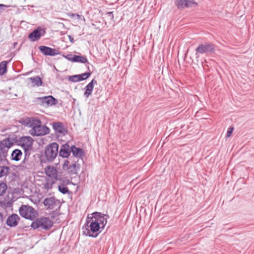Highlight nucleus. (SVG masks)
Returning a JSON list of instances; mask_svg holds the SVG:
<instances>
[{
  "instance_id": "nucleus-1",
  "label": "nucleus",
  "mask_w": 254,
  "mask_h": 254,
  "mask_svg": "<svg viewBox=\"0 0 254 254\" xmlns=\"http://www.w3.org/2000/svg\"><path fill=\"white\" fill-rule=\"evenodd\" d=\"M59 147V145L57 142H52L46 145L44 148V153L40 158L41 162H52L58 156Z\"/></svg>"
},
{
  "instance_id": "nucleus-2",
  "label": "nucleus",
  "mask_w": 254,
  "mask_h": 254,
  "mask_svg": "<svg viewBox=\"0 0 254 254\" xmlns=\"http://www.w3.org/2000/svg\"><path fill=\"white\" fill-rule=\"evenodd\" d=\"M33 139L30 136L21 137L18 141V144L22 147L24 151V158L22 162V166L26 168H27L28 158L33 149Z\"/></svg>"
},
{
  "instance_id": "nucleus-3",
  "label": "nucleus",
  "mask_w": 254,
  "mask_h": 254,
  "mask_svg": "<svg viewBox=\"0 0 254 254\" xmlns=\"http://www.w3.org/2000/svg\"><path fill=\"white\" fill-rule=\"evenodd\" d=\"M82 229L84 235L92 238H96L103 230L96 221H90L87 223V219Z\"/></svg>"
},
{
  "instance_id": "nucleus-4",
  "label": "nucleus",
  "mask_w": 254,
  "mask_h": 254,
  "mask_svg": "<svg viewBox=\"0 0 254 254\" xmlns=\"http://www.w3.org/2000/svg\"><path fill=\"white\" fill-rule=\"evenodd\" d=\"M53 226V222L49 217H41L35 218L31 224V227L34 229L41 228L42 229L48 230Z\"/></svg>"
},
{
  "instance_id": "nucleus-5",
  "label": "nucleus",
  "mask_w": 254,
  "mask_h": 254,
  "mask_svg": "<svg viewBox=\"0 0 254 254\" xmlns=\"http://www.w3.org/2000/svg\"><path fill=\"white\" fill-rule=\"evenodd\" d=\"M20 216L26 219L33 220L38 216V212L32 206L22 205L19 208Z\"/></svg>"
},
{
  "instance_id": "nucleus-6",
  "label": "nucleus",
  "mask_w": 254,
  "mask_h": 254,
  "mask_svg": "<svg viewBox=\"0 0 254 254\" xmlns=\"http://www.w3.org/2000/svg\"><path fill=\"white\" fill-rule=\"evenodd\" d=\"M88 214L87 217V223L90 221H96L100 225L101 228L104 229L107 223V219L109 218L108 215L103 214L99 212H94L91 214Z\"/></svg>"
},
{
  "instance_id": "nucleus-7",
  "label": "nucleus",
  "mask_w": 254,
  "mask_h": 254,
  "mask_svg": "<svg viewBox=\"0 0 254 254\" xmlns=\"http://www.w3.org/2000/svg\"><path fill=\"white\" fill-rule=\"evenodd\" d=\"M13 145V143L9 137L0 141V162L7 160L8 150Z\"/></svg>"
},
{
  "instance_id": "nucleus-8",
  "label": "nucleus",
  "mask_w": 254,
  "mask_h": 254,
  "mask_svg": "<svg viewBox=\"0 0 254 254\" xmlns=\"http://www.w3.org/2000/svg\"><path fill=\"white\" fill-rule=\"evenodd\" d=\"M46 175L51 178L53 183L57 180L62 181L63 183H66V184H69V181L66 178H61L59 177L58 171L54 166H48L45 168Z\"/></svg>"
},
{
  "instance_id": "nucleus-9",
  "label": "nucleus",
  "mask_w": 254,
  "mask_h": 254,
  "mask_svg": "<svg viewBox=\"0 0 254 254\" xmlns=\"http://www.w3.org/2000/svg\"><path fill=\"white\" fill-rule=\"evenodd\" d=\"M196 51L200 54L214 53L215 52V45L211 43L199 44L196 48Z\"/></svg>"
},
{
  "instance_id": "nucleus-10",
  "label": "nucleus",
  "mask_w": 254,
  "mask_h": 254,
  "mask_svg": "<svg viewBox=\"0 0 254 254\" xmlns=\"http://www.w3.org/2000/svg\"><path fill=\"white\" fill-rule=\"evenodd\" d=\"M43 204L47 209H53L57 207L60 208L61 206L59 200L56 199L54 197L46 198L43 201Z\"/></svg>"
},
{
  "instance_id": "nucleus-11",
  "label": "nucleus",
  "mask_w": 254,
  "mask_h": 254,
  "mask_svg": "<svg viewBox=\"0 0 254 254\" xmlns=\"http://www.w3.org/2000/svg\"><path fill=\"white\" fill-rule=\"evenodd\" d=\"M175 4L179 9L197 6L198 3L194 0H175Z\"/></svg>"
},
{
  "instance_id": "nucleus-12",
  "label": "nucleus",
  "mask_w": 254,
  "mask_h": 254,
  "mask_svg": "<svg viewBox=\"0 0 254 254\" xmlns=\"http://www.w3.org/2000/svg\"><path fill=\"white\" fill-rule=\"evenodd\" d=\"M50 130L48 127L40 124L39 126L34 128V130L31 132V134L33 136H42L49 134Z\"/></svg>"
},
{
  "instance_id": "nucleus-13",
  "label": "nucleus",
  "mask_w": 254,
  "mask_h": 254,
  "mask_svg": "<svg viewBox=\"0 0 254 254\" xmlns=\"http://www.w3.org/2000/svg\"><path fill=\"white\" fill-rule=\"evenodd\" d=\"M62 168L64 170L66 171L70 175L76 174L77 173V167L76 163L70 164L69 161L67 160L64 161Z\"/></svg>"
},
{
  "instance_id": "nucleus-14",
  "label": "nucleus",
  "mask_w": 254,
  "mask_h": 254,
  "mask_svg": "<svg viewBox=\"0 0 254 254\" xmlns=\"http://www.w3.org/2000/svg\"><path fill=\"white\" fill-rule=\"evenodd\" d=\"M91 74V72L90 71L86 72L80 74L69 76L68 79L72 82H77L86 80L90 76Z\"/></svg>"
},
{
  "instance_id": "nucleus-15",
  "label": "nucleus",
  "mask_w": 254,
  "mask_h": 254,
  "mask_svg": "<svg viewBox=\"0 0 254 254\" xmlns=\"http://www.w3.org/2000/svg\"><path fill=\"white\" fill-rule=\"evenodd\" d=\"M38 48L40 51L45 56H55L60 54L58 50L47 46H40Z\"/></svg>"
},
{
  "instance_id": "nucleus-16",
  "label": "nucleus",
  "mask_w": 254,
  "mask_h": 254,
  "mask_svg": "<svg viewBox=\"0 0 254 254\" xmlns=\"http://www.w3.org/2000/svg\"><path fill=\"white\" fill-rule=\"evenodd\" d=\"M71 147L67 143L63 144L59 150V156L62 158H67L71 153Z\"/></svg>"
},
{
  "instance_id": "nucleus-17",
  "label": "nucleus",
  "mask_w": 254,
  "mask_h": 254,
  "mask_svg": "<svg viewBox=\"0 0 254 254\" xmlns=\"http://www.w3.org/2000/svg\"><path fill=\"white\" fill-rule=\"evenodd\" d=\"M19 217L16 214H12L9 216L6 221V224L10 227H14L18 225Z\"/></svg>"
},
{
  "instance_id": "nucleus-18",
  "label": "nucleus",
  "mask_w": 254,
  "mask_h": 254,
  "mask_svg": "<svg viewBox=\"0 0 254 254\" xmlns=\"http://www.w3.org/2000/svg\"><path fill=\"white\" fill-rule=\"evenodd\" d=\"M97 84V80L93 78L85 87L84 96L86 98H88L92 93V91L95 84Z\"/></svg>"
},
{
  "instance_id": "nucleus-19",
  "label": "nucleus",
  "mask_w": 254,
  "mask_h": 254,
  "mask_svg": "<svg viewBox=\"0 0 254 254\" xmlns=\"http://www.w3.org/2000/svg\"><path fill=\"white\" fill-rule=\"evenodd\" d=\"M39 100L43 104H46L48 106L55 105L58 103V100L52 96L41 97L39 98Z\"/></svg>"
},
{
  "instance_id": "nucleus-20",
  "label": "nucleus",
  "mask_w": 254,
  "mask_h": 254,
  "mask_svg": "<svg viewBox=\"0 0 254 254\" xmlns=\"http://www.w3.org/2000/svg\"><path fill=\"white\" fill-rule=\"evenodd\" d=\"M52 127L57 132L63 134L67 132V130L64 127V124L61 122H54L52 124Z\"/></svg>"
},
{
  "instance_id": "nucleus-21",
  "label": "nucleus",
  "mask_w": 254,
  "mask_h": 254,
  "mask_svg": "<svg viewBox=\"0 0 254 254\" xmlns=\"http://www.w3.org/2000/svg\"><path fill=\"white\" fill-rule=\"evenodd\" d=\"M70 151L71 152H72L73 155L76 157L82 158L84 155V152L83 149L76 147L74 145L71 146Z\"/></svg>"
},
{
  "instance_id": "nucleus-22",
  "label": "nucleus",
  "mask_w": 254,
  "mask_h": 254,
  "mask_svg": "<svg viewBox=\"0 0 254 254\" xmlns=\"http://www.w3.org/2000/svg\"><path fill=\"white\" fill-rule=\"evenodd\" d=\"M22 151L18 149H14L11 154V159L15 161H19L22 157Z\"/></svg>"
},
{
  "instance_id": "nucleus-23",
  "label": "nucleus",
  "mask_w": 254,
  "mask_h": 254,
  "mask_svg": "<svg viewBox=\"0 0 254 254\" xmlns=\"http://www.w3.org/2000/svg\"><path fill=\"white\" fill-rule=\"evenodd\" d=\"M72 59L73 63H87L89 64L88 62V60L85 56L73 55Z\"/></svg>"
},
{
  "instance_id": "nucleus-24",
  "label": "nucleus",
  "mask_w": 254,
  "mask_h": 254,
  "mask_svg": "<svg viewBox=\"0 0 254 254\" xmlns=\"http://www.w3.org/2000/svg\"><path fill=\"white\" fill-rule=\"evenodd\" d=\"M29 79L31 81L33 86L39 87L42 84V79L39 76L30 77Z\"/></svg>"
},
{
  "instance_id": "nucleus-25",
  "label": "nucleus",
  "mask_w": 254,
  "mask_h": 254,
  "mask_svg": "<svg viewBox=\"0 0 254 254\" xmlns=\"http://www.w3.org/2000/svg\"><path fill=\"white\" fill-rule=\"evenodd\" d=\"M40 124H42V122L40 119L37 118H30V124L29 127H32V131L35 127L39 126Z\"/></svg>"
},
{
  "instance_id": "nucleus-26",
  "label": "nucleus",
  "mask_w": 254,
  "mask_h": 254,
  "mask_svg": "<svg viewBox=\"0 0 254 254\" xmlns=\"http://www.w3.org/2000/svg\"><path fill=\"white\" fill-rule=\"evenodd\" d=\"M45 33H30L28 38L31 41L34 42L39 40Z\"/></svg>"
},
{
  "instance_id": "nucleus-27",
  "label": "nucleus",
  "mask_w": 254,
  "mask_h": 254,
  "mask_svg": "<svg viewBox=\"0 0 254 254\" xmlns=\"http://www.w3.org/2000/svg\"><path fill=\"white\" fill-rule=\"evenodd\" d=\"M67 14L69 17L78 21H85V19L83 16L79 15L77 13H68Z\"/></svg>"
},
{
  "instance_id": "nucleus-28",
  "label": "nucleus",
  "mask_w": 254,
  "mask_h": 254,
  "mask_svg": "<svg viewBox=\"0 0 254 254\" xmlns=\"http://www.w3.org/2000/svg\"><path fill=\"white\" fill-rule=\"evenodd\" d=\"M10 170L9 167L0 165V178L7 175Z\"/></svg>"
},
{
  "instance_id": "nucleus-29",
  "label": "nucleus",
  "mask_w": 254,
  "mask_h": 254,
  "mask_svg": "<svg viewBox=\"0 0 254 254\" xmlns=\"http://www.w3.org/2000/svg\"><path fill=\"white\" fill-rule=\"evenodd\" d=\"M8 62L4 61L0 63V75H3L7 72V64Z\"/></svg>"
},
{
  "instance_id": "nucleus-30",
  "label": "nucleus",
  "mask_w": 254,
  "mask_h": 254,
  "mask_svg": "<svg viewBox=\"0 0 254 254\" xmlns=\"http://www.w3.org/2000/svg\"><path fill=\"white\" fill-rule=\"evenodd\" d=\"M58 190L60 192L64 194H69L70 193V191L69 190L68 188L67 187H65L63 184L59 185Z\"/></svg>"
},
{
  "instance_id": "nucleus-31",
  "label": "nucleus",
  "mask_w": 254,
  "mask_h": 254,
  "mask_svg": "<svg viewBox=\"0 0 254 254\" xmlns=\"http://www.w3.org/2000/svg\"><path fill=\"white\" fill-rule=\"evenodd\" d=\"M7 190V185L5 183L0 182V196L2 195Z\"/></svg>"
},
{
  "instance_id": "nucleus-32",
  "label": "nucleus",
  "mask_w": 254,
  "mask_h": 254,
  "mask_svg": "<svg viewBox=\"0 0 254 254\" xmlns=\"http://www.w3.org/2000/svg\"><path fill=\"white\" fill-rule=\"evenodd\" d=\"M19 123L23 125L29 126V124H30V118H27L24 120H22L19 121Z\"/></svg>"
},
{
  "instance_id": "nucleus-33",
  "label": "nucleus",
  "mask_w": 254,
  "mask_h": 254,
  "mask_svg": "<svg viewBox=\"0 0 254 254\" xmlns=\"http://www.w3.org/2000/svg\"><path fill=\"white\" fill-rule=\"evenodd\" d=\"M63 57L67 59V60L69 61H71L72 62H73V55H71V54H68L67 55H63Z\"/></svg>"
},
{
  "instance_id": "nucleus-34",
  "label": "nucleus",
  "mask_w": 254,
  "mask_h": 254,
  "mask_svg": "<svg viewBox=\"0 0 254 254\" xmlns=\"http://www.w3.org/2000/svg\"><path fill=\"white\" fill-rule=\"evenodd\" d=\"M234 129V127H230L228 129V131L227 132V134H226V136L229 137L230 136H231L232 133V132H233V130Z\"/></svg>"
},
{
  "instance_id": "nucleus-35",
  "label": "nucleus",
  "mask_w": 254,
  "mask_h": 254,
  "mask_svg": "<svg viewBox=\"0 0 254 254\" xmlns=\"http://www.w3.org/2000/svg\"><path fill=\"white\" fill-rule=\"evenodd\" d=\"M106 15L109 17L110 20H113L114 19V14L113 11L108 12L106 13Z\"/></svg>"
},
{
  "instance_id": "nucleus-36",
  "label": "nucleus",
  "mask_w": 254,
  "mask_h": 254,
  "mask_svg": "<svg viewBox=\"0 0 254 254\" xmlns=\"http://www.w3.org/2000/svg\"><path fill=\"white\" fill-rule=\"evenodd\" d=\"M8 6H7V5H4L3 4H0V14H1L2 12L4 11L5 7H7Z\"/></svg>"
},
{
  "instance_id": "nucleus-37",
  "label": "nucleus",
  "mask_w": 254,
  "mask_h": 254,
  "mask_svg": "<svg viewBox=\"0 0 254 254\" xmlns=\"http://www.w3.org/2000/svg\"><path fill=\"white\" fill-rule=\"evenodd\" d=\"M32 32H45V29H42L41 27L39 26L37 27L35 29L33 30Z\"/></svg>"
},
{
  "instance_id": "nucleus-38",
  "label": "nucleus",
  "mask_w": 254,
  "mask_h": 254,
  "mask_svg": "<svg viewBox=\"0 0 254 254\" xmlns=\"http://www.w3.org/2000/svg\"><path fill=\"white\" fill-rule=\"evenodd\" d=\"M3 221V216L2 213L0 212V221L2 222Z\"/></svg>"
},
{
  "instance_id": "nucleus-39",
  "label": "nucleus",
  "mask_w": 254,
  "mask_h": 254,
  "mask_svg": "<svg viewBox=\"0 0 254 254\" xmlns=\"http://www.w3.org/2000/svg\"><path fill=\"white\" fill-rule=\"evenodd\" d=\"M68 37L69 38L70 41L72 43H73V42H74L73 38L71 36H70V35L68 36Z\"/></svg>"
},
{
  "instance_id": "nucleus-40",
  "label": "nucleus",
  "mask_w": 254,
  "mask_h": 254,
  "mask_svg": "<svg viewBox=\"0 0 254 254\" xmlns=\"http://www.w3.org/2000/svg\"><path fill=\"white\" fill-rule=\"evenodd\" d=\"M17 45V42H14L13 44V49H14L16 47V46Z\"/></svg>"
},
{
  "instance_id": "nucleus-41",
  "label": "nucleus",
  "mask_w": 254,
  "mask_h": 254,
  "mask_svg": "<svg viewBox=\"0 0 254 254\" xmlns=\"http://www.w3.org/2000/svg\"><path fill=\"white\" fill-rule=\"evenodd\" d=\"M136 1H137L138 0H136Z\"/></svg>"
}]
</instances>
